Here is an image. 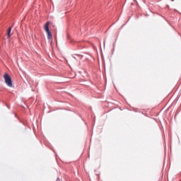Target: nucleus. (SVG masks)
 Returning <instances> with one entry per match:
<instances>
[{"label": "nucleus", "mask_w": 181, "mask_h": 181, "mask_svg": "<svg viewBox=\"0 0 181 181\" xmlns=\"http://www.w3.org/2000/svg\"><path fill=\"white\" fill-rule=\"evenodd\" d=\"M4 78L6 84H7L8 87H13V84H12V79L11 78V76H9V74L6 73L4 74Z\"/></svg>", "instance_id": "nucleus-1"}, {"label": "nucleus", "mask_w": 181, "mask_h": 181, "mask_svg": "<svg viewBox=\"0 0 181 181\" xmlns=\"http://www.w3.org/2000/svg\"><path fill=\"white\" fill-rule=\"evenodd\" d=\"M49 24H50L49 22H47L44 26V30H45L46 33L47 34V39H52V33L49 30Z\"/></svg>", "instance_id": "nucleus-2"}, {"label": "nucleus", "mask_w": 181, "mask_h": 181, "mask_svg": "<svg viewBox=\"0 0 181 181\" xmlns=\"http://www.w3.org/2000/svg\"><path fill=\"white\" fill-rule=\"evenodd\" d=\"M11 31H12V27H9V28L7 30V37H8V39H9L12 36V34L11 33Z\"/></svg>", "instance_id": "nucleus-3"}, {"label": "nucleus", "mask_w": 181, "mask_h": 181, "mask_svg": "<svg viewBox=\"0 0 181 181\" xmlns=\"http://www.w3.org/2000/svg\"><path fill=\"white\" fill-rule=\"evenodd\" d=\"M57 181H60V179L57 178Z\"/></svg>", "instance_id": "nucleus-4"}, {"label": "nucleus", "mask_w": 181, "mask_h": 181, "mask_svg": "<svg viewBox=\"0 0 181 181\" xmlns=\"http://www.w3.org/2000/svg\"><path fill=\"white\" fill-rule=\"evenodd\" d=\"M171 1H173L174 0H171Z\"/></svg>", "instance_id": "nucleus-5"}]
</instances>
